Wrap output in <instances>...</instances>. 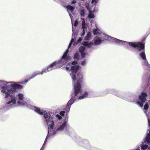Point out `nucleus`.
Wrapping results in <instances>:
<instances>
[{"label":"nucleus","mask_w":150,"mask_h":150,"mask_svg":"<svg viewBox=\"0 0 150 150\" xmlns=\"http://www.w3.org/2000/svg\"><path fill=\"white\" fill-rule=\"evenodd\" d=\"M21 85L16 84L13 82H7L3 81L0 82V90L4 94L5 98L8 96L5 107L7 109L16 107L18 106H28L27 103L22 100L24 98L23 94L18 93L15 94L17 89L23 88Z\"/></svg>","instance_id":"nucleus-1"},{"label":"nucleus","mask_w":150,"mask_h":150,"mask_svg":"<svg viewBox=\"0 0 150 150\" xmlns=\"http://www.w3.org/2000/svg\"><path fill=\"white\" fill-rule=\"evenodd\" d=\"M71 64L72 66L70 68L66 67V69L67 71L70 70L71 71L70 75L73 81V84L74 85L75 96H76L78 94L81 93L82 91L80 82V80L83 78V74L79 73L77 75L76 77V74L78 70L80 69V67L78 62L75 61L72 62Z\"/></svg>","instance_id":"nucleus-2"},{"label":"nucleus","mask_w":150,"mask_h":150,"mask_svg":"<svg viewBox=\"0 0 150 150\" xmlns=\"http://www.w3.org/2000/svg\"><path fill=\"white\" fill-rule=\"evenodd\" d=\"M28 107L40 115H42L45 113L44 117L46 119L49 129L52 130L53 129L55 119V118L51 116L49 113H45V110L43 109H41L34 106H28Z\"/></svg>","instance_id":"nucleus-3"},{"label":"nucleus","mask_w":150,"mask_h":150,"mask_svg":"<svg viewBox=\"0 0 150 150\" xmlns=\"http://www.w3.org/2000/svg\"><path fill=\"white\" fill-rule=\"evenodd\" d=\"M100 37H101V38L102 39L108 40L114 43L119 44L122 45H125L126 46H131L132 47H136L137 45L136 44L124 41L113 37H110L103 33H101Z\"/></svg>","instance_id":"nucleus-4"},{"label":"nucleus","mask_w":150,"mask_h":150,"mask_svg":"<svg viewBox=\"0 0 150 150\" xmlns=\"http://www.w3.org/2000/svg\"><path fill=\"white\" fill-rule=\"evenodd\" d=\"M69 52L68 49L64 53L61 59L58 61H55L52 63L54 69L61 67L65 64L68 60L71 59L70 57L67 56Z\"/></svg>","instance_id":"nucleus-5"},{"label":"nucleus","mask_w":150,"mask_h":150,"mask_svg":"<svg viewBox=\"0 0 150 150\" xmlns=\"http://www.w3.org/2000/svg\"><path fill=\"white\" fill-rule=\"evenodd\" d=\"M131 42L136 44L137 45V46H136V47H136L137 50L138 51H141L143 50L142 52L139 54V56L143 60H144L145 63H146L147 64L148 67H149L150 65L148 63L146 59L145 54V51L144 50V42Z\"/></svg>","instance_id":"nucleus-6"},{"label":"nucleus","mask_w":150,"mask_h":150,"mask_svg":"<svg viewBox=\"0 0 150 150\" xmlns=\"http://www.w3.org/2000/svg\"><path fill=\"white\" fill-rule=\"evenodd\" d=\"M54 69V67L53 66L52 64H50V65L47 67V68H44L41 71H37L35 72L31 76V77H29L27 80L25 81H23L21 82L22 84H24L25 83L27 82L29 80H30L36 76L41 74L42 75L44 73H47L48 71H50L52 70V69Z\"/></svg>","instance_id":"nucleus-7"},{"label":"nucleus","mask_w":150,"mask_h":150,"mask_svg":"<svg viewBox=\"0 0 150 150\" xmlns=\"http://www.w3.org/2000/svg\"><path fill=\"white\" fill-rule=\"evenodd\" d=\"M101 39L98 36H96L92 40L93 42L94 43L92 42H83L82 45L85 46L92 49V47L94 45H99L102 42Z\"/></svg>","instance_id":"nucleus-8"},{"label":"nucleus","mask_w":150,"mask_h":150,"mask_svg":"<svg viewBox=\"0 0 150 150\" xmlns=\"http://www.w3.org/2000/svg\"><path fill=\"white\" fill-rule=\"evenodd\" d=\"M81 93H80L78 94L76 96H75V94H74V97L73 96H72L71 99L68 102L67 105V106H71L77 99L78 98L79 100L83 99L87 97L88 94V93L87 92L85 91L81 96H79Z\"/></svg>","instance_id":"nucleus-9"},{"label":"nucleus","mask_w":150,"mask_h":150,"mask_svg":"<svg viewBox=\"0 0 150 150\" xmlns=\"http://www.w3.org/2000/svg\"><path fill=\"white\" fill-rule=\"evenodd\" d=\"M67 124V120L64 121L62 122L58 125L57 128L54 132L51 131V133L53 135L56 134L61 133L64 130Z\"/></svg>","instance_id":"nucleus-10"},{"label":"nucleus","mask_w":150,"mask_h":150,"mask_svg":"<svg viewBox=\"0 0 150 150\" xmlns=\"http://www.w3.org/2000/svg\"><path fill=\"white\" fill-rule=\"evenodd\" d=\"M81 19L82 20L81 23L82 25V31L81 33V35L83 36L85 34V31L87 30L88 25L87 23H86L85 19L84 18H81Z\"/></svg>","instance_id":"nucleus-11"},{"label":"nucleus","mask_w":150,"mask_h":150,"mask_svg":"<svg viewBox=\"0 0 150 150\" xmlns=\"http://www.w3.org/2000/svg\"><path fill=\"white\" fill-rule=\"evenodd\" d=\"M66 8L67 9V11L69 13V15L70 18L71 19V15L70 13L69 12H71V13H73L75 9V7L70 5H68L67 6Z\"/></svg>","instance_id":"nucleus-12"},{"label":"nucleus","mask_w":150,"mask_h":150,"mask_svg":"<svg viewBox=\"0 0 150 150\" xmlns=\"http://www.w3.org/2000/svg\"><path fill=\"white\" fill-rule=\"evenodd\" d=\"M147 95L145 93H142L141 95L139 96V98L142 102H144L146 100Z\"/></svg>","instance_id":"nucleus-13"},{"label":"nucleus","mask_w":150,"mask_h":150,"mask_svg":"<svg viewBox=\"0 0 150 150\" xmlns=\"http://www.w3.org/2000/svg\"><path fill=\"white\" fill-rule=\"evenodd\" d=\"M85 50V47L84 46H81L79 48V51L81 54V56L82 57H85L86 54L84 52Z\"/></svg>","instance_id":"nucleus-14"},{"label":"nucleus","mask_w":150,"mask_h":150,"mask_svg":"<svg viewBox=\"0 0 150 150\" xmlns=\"http://www.w3.org/2000/svg\"><path fill=\"white\" fill-rule=\"evenodd\" d=\"M140 146L141 149L142 150H150V148L146 144H141Z\"/></svg>","instance_id":"nucleus-15"},{"label":"nucleus","mask_w":150,"mask_h":150,"mask_svg":"<svg viewBox=\"0 0 150 150\" xmlns=\"http://www.w3.org/2000/svg\"><path fill=\"white\" fill-rule=\"evenodd\" d=\"M79 14L82 17L85 16V10L83 7L79 9Z\"/></svg>","instance_id":"nucleus-16"},{"label":"nucleus","mask_w":150,"mask_h":150,"mask_svg":"<svg viewBox=\"0 0 150 150\" xmlns=\"http://www.w3.org/2000/svg\"><path fill=\"white\" fill-rule=\"evenodd\" d=\"M101 33L100 30L98 28H96L94 29L93 30V34L94 35L99 34L100 36L101 35Z\"/></svg>","instance_id":"nucleus-17"},{"label":"nucleus","mask_w":150,"mask_h":150,"mask_svg":"<svg viewBox=\"0 0 150 150\" xmlns=\"http://www.w3.org/2000/svg\"><path fill=\"white\" fill-rule=\"evenodd\" d=\"M51 130L49 129L48 134L47 136L46 139L45 140V141L44 142V143L45 144L47 142V139L48 138V137L54 135H53V134H52V133H51Z\"/></svg>","instance_id":"nucleus-18"},{"label":"nucleus","mask_w":150,"mask_h":150,"mask_svg":"<svg viewBox=\"0 0 150 150\" xmlns=\"http://www.w3.org/2000/svg\"><path fill=\"white\" fill-rule=\"evenodd\" d=\"M92 34L91 32H88L87 33V35L85 37L84 39L85 40H90Z\"/></svg>","instance_id":"nucleus-19"},{"label":"nucleus","mask_w":150,"mask_h":150,"mask_svg":"<svg viewBox=\"0 0 150 150\" xmlns=\"http://www.w3.org/2000/svg\"><path fill=\"white\" fill-rule=\"evenodd\" d=\"M88 17L89 19L93 18H94L93 13L91 11H89V13L88 15Z\"/></svg>","instance_id":"nucleus-20"},{"label":"nucleus","mask_w":150,"mask_h":150,"mask_svg":"<svg viewBox=\"0 0 150 150\" xmlns=\"http://www.w3.org/2000/svg\"><path fill=\"white\" fill-rule=\"evenodd\" d=\"M79 54L78 52H77L74 57V59H79Z\"/></svg>","instance_id":"nucleus-21"},{"label":"nucleus","mask_w":150,"mask_h":150,"mask_svg":"<svg viewBox=\"0 0 150 150\" xmlns=\"http://www.w3.org/2000/svg\"><path fill=\"white\" fill-rule=\"evenodd\" d=\"M146 140L148 143H150V134H148L146 137Z\"/></svg>","instance_id":"nucleus-22"},{"label":"nucleus","mask_w":150,"mask_h":150,"mask_svg":"<svg viewBox=\"0 0 150 150\" xmlns=\"http://www.w3.org/2000/svg\"><path fill=\"white\" fill-rule=\"evenodd\" d=\"M136 103L141 108H142L143 107V104L142 103H141L139 101H137L136 102Z\"/></svg>","instance_id":"nucleus-23"},{"label":"nucleus","mask_w":150,"mask_h":150,"mask_svg":"<svg viewBox=\"0 0 150 150\" xmlns=\"http://www.w3.org/2000/svg\"><path fill=\"white\" fill-rule=\"evenodd\" d=\"M70 106H67V105L66 108L65 109V110L66 112H68L69 111L70 108Z\"/></svg>","instance_id":"nucleus-24"},{"label":"nucleus","mask_w":150,"mask_h":150,"mask_svg":"<svg viewBox=\"0 0 150 150\" xmlns=\"http://www.w3.org/2000/svg\"><path fill=\"white\" fill-rule=\"evenodd\" d=\"M149 108V105L147 103H146L144 106V109L145 110H147Z\"/></svg>","instance_id":"nucleus-25"},{"label":"nucleus","mask_w":150,"mask_h":150,"mask_svg":"<svg viewBox=\"0 0 150 150\" xmlns=\"http://www.w3.org/2000/svg\"><path fill=\"white\" fill-rule=\"evenodd\" d=\"M86 64V60H84L81 63V65L82 66H84Z\"/></svg>","instance_id":"nucleus-26"},{"label":"nucleus","mask_w":150,"mask_h":150,"mask_svg":"<svg viewBox=\"0 0 150 150\" xmlns=\"http://www.w3.org/2000/svg\"><path fill=\"white\" fill-rule=\"evenodd\" d=\"M74 39L72 38L71 40V41L69 45V46H68V48H69V47L71 46V45L72 44V42H73L74 41Z\"/></svg>","instance_id":"nucleus-27"},{"label":"nucleus","mask_w":150,"mask_h":150,"mask_svg":"<svg viewBox=\"0 0 150 150\" xmlns=\"http://www.w3.org/2000/svg\"><path fill=\"white\" fill-rule=\"evenodd\" d=\"M78 23V21L77 20H76L74 24V25L75 27H76Z\"/></svg>","instance_id":"nucleus-28"},{"label":"nucleus","mask_w":150,"mask_h":150,"mask_svg":"<svg viewBox=\"0 0 150 150\" xmlns=\"http://www.w3.org/2000/svg\"><path fill=\"white\" fill-rule=\"evenodd\" d=\"M65 113V111H62L60 112L59 114L60 115L63 116L64 115V114Z\"/></svg>","instance_id":"nucleus-29"},{"label":"nucleus","mask_w":150,"mask_h":150,"mask_svg":"<svg viewBox=\"0 0 150 150\" xmlns=\"http://www.w3.org/2000/svg\"><path fill=\"white\" fill-rule=\"evenodd\" d=\"M56 117L58 118L59 120H60L62 119V117L59 115L57 114L56 115Z\"/></svg>","instance_id":"nucleus-30"},{"label":"nucleus","mask_w":150,"mask_h":150,"mask_svg":"<svg viewBox=\"0 0 150 150\" xmlns=\"http://www.w3.org/2000/svg\"><path fill=\"white\" fill-rule=\"evenodd\" d=\"M76 1L75 0H74L73 1H72L71 2V3L72 4H74L76 3Z\"/></svg>","instance_id":"nucleus-31"},{"label":"nucleus","mask_w":150,"mask_h":150,"mask_svg":"<svg viewBox=\"0 0 150 150\" xmlns=\"http://www.w3.org/2000/svg\"><path fill=\"white\" fill-rule=\"evenodd\" d=\"M82 39L81 38H80L78 40V42H80L81 41Z\"/></svg>","instance_id":"nucleus-32"},{"label":"nucleus","mask_w":150,"mask_h":150,"mask_svg":"<svg viewBox=\"0 0 150 150\" xmlns=\"http://www.w3.org/2000/svg\"><path fill=\"white\" fill-rule=\"evenodd\" d=\"M71 22H72V21ZM72 30L73 33L74 30V29H73V24L72 23Z\"/></svg>","instance_id":"nucleus-33"},{"label":"nucleus","mask_w":150,"mask_h":150,"mask_svg":"<svg viewBox=\"0 0 150 150\" xmlns=\"http://www.w3.org/2000/svg\"><path fill=\"white\" fill-rule=\"evenodd\" d=\"M44 147L42 146L40 150H43L44 149Z\"/></svg>","instance_id":"nucleus-34"},{"label":"nucleus","mask_w":150,"mask_h":150,"mask_svg":"<svg viewBox=\"0 0 150 150\" xmlns=\"http://www.w3.org/2000/svg\"><path fill=\"white\" fill-rule=\"evenodd\" d=\"M45 143H43V145H42V146H43V147H44V146H45Z\"/></svg>","instance_id":"nucleus-35"},{"label":"nucleus","mask_w":150,"mask_h":150,"mask_svg":"<svg viewBox=\"0 0 150 150\" xmlns=\"http://www.w3.org/2000/svg\"><path fill=\"white\" fill-rule=\"evenodd\" d=\"M136 98V100H137V99L138 98V97H137V98ZM134 101H135V100H134Z\"/></svg>","instance_id":"nucleus-36"},{"label":"nucleus","mask_w":150,"mask_h":150,"mask_svg":"<svg viewBox=\"0 0 150 150\" xmlns=\"http://www.w3.org/2000/svg\"><path fill=\"white\" fill-rule=\"evenodd\" d=\"M149 133L150 134V129L149 130Z\"/></svg>","instance_id":"nucleus-37"},{"label":"nucleus","mask_w":150,"mask_h":150,"mask_svg":"<svg viewBox=\"0 0 150 150\" xmlns=\"http://www.w3.org/2000/svg\"><path fill=\"white\" fill-rule=\"evenodd\" d=\"M74 33H73V35H72V37H73V36H74Z\"/></svg>","instance_id":"nucleus-38"}]
</instances>
